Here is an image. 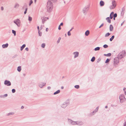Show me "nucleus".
<instances>
[{
  "instance_id": "nucleus-34",
  "label": "nucleus",
  "mask_w": 126,
  "mask_h": 126,
  "mask_svg": "<svg viewBox=\"0 0 126 126\" xmlns=\"http://www.w3.org/2000/svg\"><path fill=\"white\" fill-rule=\"evenodd\" d=\"M61 39V37H59V38L58 39V41H57V44L59 43V42H60V40Z\"/></svg>"
},
{
  "instance_id": "nucleus-61",
  "label": "nucleus",
  "mask_w": 126,
  "mask_h": 126,
  "mask_svg": "<svg viewBox=\"0 0 126 126\" xmlns=\"http://www.w3.org/2000/svg\"><path fill=\"white\" fill-rule=\"evenodd\" d=\"M113 20H115V18H114V17H113Z\"/></svg>"
},
{
  "instance_id": "nucleus-7",
  "label": "nucleus",
  "mask_w": 126,
  "mask_h": 126,
  "mask_svg": "<svg viewBox=\"0 0 126 126\" xmlns=\"http://www.w3.org/2000/svg\"><path fill=\"white\" fill-rule=\"evenodd\" d=\"M89 7L88 6H85L83 9V13L84 14L86 13V12L89 9Z\"/></svg>"
},
{
  "instance_id": "nucleus-35",
  "label": "nucleus",
  "mask_w": 126,
  "mask_h": 126,
  "mask_svg": "<svg viewBox=\"0 0 126 126\" xmlns=\"http://www.w3.org/2000/svg\"><path fill=\"white\" fill-rule=\"evenodd\" d=\"M28 20L29 21H31L32 20V18L31 17L29 16Z\"/></svg>"
},
{
  "instance_id": "nucleus-20",
  "label": "nucleus",
  "mask_w": 126,
  "mask_h": 126,
  "mask_svg": "<svg viewBox=\"0 0 126 126\" xmlns=\"http://www.w3.org/2000/svg\"><path fill=\"white\" fill-rule=\"evenodd\" d=\"M67 105V104L66 103H65L64 104H63L62 105V107L63 108H65L66 107Z\"/></svg>"
},
{
  "instance_id": "nucleus-64",
  "label": "nucleus",
  "mask_w": 126,
  "mask_h": 126,
  "mask_svg": "<svg viewBox=\"0 0 126 126\" xmlns=\"http://www.w3.org/2000/svg\"><path fill=\"white\" fill-rule=\"evenodd\" d=\"M122 25V24L121 25Z\"/></svg>"
},
{
  "instance_id": "nucleus-23",
  "label": "nucleus",
  "mask_w": 126,
  "mask_h": 126,
  "mask_svg": "<svg viewBox=\"0 0 126 126\" xmlns=\"http://www.w3.org/2000/svg\"><path fill=\"white\" fill-rule=\"evenodd\" d=\"M99 107H97L96 110L94 111L92 113V114H93V113H94V112H96L97 111H98V109H99Z\"/></svg>"
},
{
  "instance_id": "nucleus-25",
  "label": "nucleus",
  "mask_w": 126,
  "mask_h": 126,
  "mask_svg": "<svg viewBox=\"0 0 126 126\" xmlns=\"http://www.w3.org/2000/svg\"><path fill=\"white\" fill-rule=\"evenodd\" d=\"M100 47H97L95 48L94 49V50L95 51H97L99 50H100Z\"/></svg>"
},
{
  "instance_id": "nucleus-47",
  "label": "nucleus",
  "mask_w": 126,
  "mask_h": 126,
  "mask_svg": "<svg viewBox=\"0 0 126 126\" xmlns=\"http://www.w3.org/2000/svg\"><path fill=\"white\" fill-rule=\"evenodd\" d=\"M25 50L27 51H28L29 50V49L28 47H27L25 48Z\"/></svg>"
},
{
  "instance_id": "nucleus-55",
  "label": "nucleus",
  "mask_w": 126,
  "mask_h": 126,
  "mask_svg": "<svg viewBox=\"0 0 126 126\" xmlns=\"http://www.w3.org/2000/svg\"><path fill=\"white\" fill-rule=\"evenodd\" d=\"M21 109H22L24 108V107L23 106H22L21 108Z\"/></svg>"
},
{
  "instance_id": "nucleus-41",
  "label": "nucleus",
  "mask_w": 126,
  "mask_h": 126,
  "mask_svg": "<svg viewBox=\"0 0 126 126\" xmlns=\"http://www.w3.org/2000/svg\"><path fill=\"white\" fill-rule=\"evenodd\" d=\"M110 61V60L108 59H107L106 60V61H105V63H108V62H109V61Z\"/></svg>"
},
{
  "instance_id": "nucleus-37",
  "label": "nucleus",
  "mask_w": 126,
  "mask_h": 126,
  "mask_svg": "<svg viewBox=\"0 0 126 126\" xmlns=\"http://www.w3.org/2000/svg\"><path fill=\"white\" fill-rule=\"evenodd\" d=\"M26 8H25V11L24 12V14H26L27 13V9H28V8H27V7L26 6Z\"/></svg>"
},
{
  "instance_id": "nucleus-18",
  "label": "nucleus",
  "mask_w": 126,
  "mask_h": 126,
  "mask_svg": "<svg viewBox=\"0 0 126 126\" xmlns=\"http://www.w3.org/2000/svg\"><path fill=\"white\" fill-rule=\"evenodd\" d=\"M113 29V26L111 25H110V31H112Z\"/></svg>"
},
{
  "instance_id": "nucleus-5",
  "label": "nucleus",
  "mask_w": 126,
  "mask_h": 126,
  "mask_svg": "<svg viewBox=\"0 0 126 126\" xmlns=\"http://www.w3.org/2000/svg\"><path fill=\"white\" fill-rule=\"evenodd\" d=\"M119 98L120 99V102L123 103L126 100V99L125 97V96L124 94H121L119 96Z\"/></svg>"
},
{
  "instance_id": "nucleus-32",
  "label": "nucleus",
  "mask_w": 126,
  "mask_h": 126,
  "mask_svg": "<svg viewBox=\"0 0 126 126\" xmlns=\"http://www.w3.org/2000/svg\"><path fill=\"white\" fill-rule=\"evenodd\" d=\"M45 46V44L44 43L42 44L41 45V47L43 48H44Z\"/></svg>"
},
{
  "instance_id": "nucleus-53",
  "label": "nucleus",
  "mask_w": 126,
  "mask_h": 126,
  "mask_svg": "<svg viewBox=\"0 0 126 126\" xmlns=\"http://www.w3.org/2000/svg\"><path fill=\"white\" fill-rule=\"evenodd\" d=\"M37 28L38 30V31H39V27L38 26L37 27Z\"/></svg>"
},
{
  "instance_id": "nucleus-42",
  "label": "nucleus",
  "mask_w": 126,
  "mask_h": 126,
  "mask_svg": "<svg viewBox=\"0 0 126 126\" xmlns=\"http://www.w3.org/2000/svg\"><path fill=\"white\" fill-rule=\"evenodd\" d=\"M117 15L116 13H115L113 15V17H114V18H115L117 17Z\"/></svg>"
},
{
  "instance_id": "nucleus-4",
  "label": "nucleus",
  "mask_w": 126,
  "mask_h": 126,
  "mask_svg": "<svg viewBox=\"0 0 126 126\" xmlns=\"http://www.w3.org/2000/svg\"><path fill=\"white\" fill-rule=\"evenodd\" d=\"M69 122L72 125H81L83 124V123L82 122H78L76 121H72L71 120H69Z\"/></svg>"
},
{
  "instance_id": "nucleus-6",
  "label": "nucleus",
  "mask_w": 126,
  "mask_h": 126,
  "mask_svg": "<svg viewBox=\"0 0 126 126\" xmlns=\"http://www.w3.org/2000/svg\"><path fill=\"white\" fill-rule=\"evenodd\" d=\"M14 22L16 24L18 27H19L20 26V21L19 19H16L14 21Z\"/></svg>"
},
{
  "instance_id": "nucleus-43",
  "label": "nucleus",
  "mask_w": 126,
  "mask_h": 126,
  "mask_svg": "<svg viewBox=\"0 0 126 126\" xmlns=\"http://www.w3.org/2000/svg\"><path fill=\"white\" fill-rule=\"evenodd\" d=\"M103 47L104 48H106L108 47V46L106 45H105Z\"/></svg>"
},
{
  "instance_id": "nucleus-33",
  "label": "nucleus",
  "mask_w": 126,
  "mask_h": 126,
  "mask_svg": "<svg viewBox=\"0 0 126 126\" xmlns=\"http://www.w3.org/2000/svg\"><path fill=\"white\" fill-rule=\"evenodd\" d=\"M33 3V1L32 0H30V3L29 4V5L30 6L31 4Z\"/></svg>"
},
{
  "instance_id": "nucleus-19",
  "label": "nucleus",
  "mask_w": 126,
  "mask_h": 126,
  "mask_svg": "<svg viewBox=\"0 0 126 126\" xmlns=\"http://www.w3.org/2000/svg\"><path fill=\"white\" fill-rule=\"evenodd\" d=\"M89 31L88 30L86 31L85 33V35L86 36H88L89 34Z\"/></svg>"
},
{
  "instance_id": "nucleus-13",
  "label": "nucleus",
  "mask_w": 126,
  "mask_h": 126,
  "mask_svg": "<svg viewBox=\"0 0 126 126\" xmlns=\"http://www.w3.org/2000/svg\"><path fill=\"white\" fill-rule=\"evenodd\" d=\"M8 43H6L5 44H3L2 45V47L3 48H6L8 47Z\"/></svg>"
},
{
  "instance_id": "nucleus-1",
  "label": "nucleus",
  "mask_w": 126,
  "mask_h": 126,
  "mask_svg": "<svg viewBox=\"0 0 126 126\" xmlns=\"http://www.w3.org/2000/svg\"><path fill=\"white\" fill-rule=\"evenodd\" d=\"M47 11L49 13H50L52 11L53 8L52 3L49 1H48L47 5Z\"/></svg>"
},
{
  "instance_id": "nucleus-60",
  "label": "nucleus",
  "mask_w": 126,
  "mask_h": 126,
  "mask_svg": "<svg viewBox=\"0 0 126 126\" xmlns=\"http://www.w3.org/2000/svg\"><path fill=\"white\" fill-rule=\"evenodd\" d=\"M108 108V106H106V107H105V108Z\"/></svg>"
},
{
  "instance_id": "nucleus-44",
  "label": "nucleus",
  "mask_w": 126,
  "mask_h": 126,
  "mask_svg": "<svg viewBox=\"0 0 126 126\" xmlns=\"http://www.w3.org/2000/svg\"><path fill=\"white\" fill-rule=\"evenodd\" d=\"M12 91L13 93H14L16 92L15 90L14 89H13L12 90Z\"/></svg>"
},
{
  "instance_id": "nucleus-30",
  "label": "nucleus",
  "mask_w": 126,
  "mask_h": 126,
  "mask_svg": "<svg viewBox=\"0 0 126 126\" xmlns=\"http://www.w3.org/2000/svg\"><path fill=\"white\" fill-rule=\"evenodd\" d=\"M14 114V113L13 112H10L7 114L8 116H9L11 115H13Z\"/></svg>"
},
{
  "instance_id": "nucleus-45",
  "label": "nucleus",
  "mask_w": 126,
  "mask_h": 126,
  "mask_svg": "<svg viewBox=\"0 0 126 126\" xmlns=\"http://www.w3.org/2000/svg\"><path fill=\"white\" fill-rule=\"evenodd\" d=\"M103 25H104V24L103 23L99 27V28H100L101 27H102V26H103Z\"/></svg>"
},
{
  "instance_id": "nucleus-39",
  "label": "nucleus",
  "mask_w": 126,
  "mask_h": 126,
  "mask_svg": "<svg viewBox=\"0 0 126 126\" xmlns=\"http://www.w3.org/2000/svg\"><path fill=\"white\" fill-rule=\"evenodd\" d=\"M67 34L68 36H70L71 35V33H70V31H69L67 33Z\"/></svg>"
},
{
  "instance_id": "nucleus-63",
  "label": "nucleus",
  "mask_w": 126,
  "mask_h": 126,
  "mask_svg": "<svg viewBox=\"0 0 126 126\" xmlns=\"http://www.w3.org/2000/svg\"><path fill=\"white\" fill-rule=\"evenodd\" d=\"M65 36H66V34H65Z\"/></svg>"
},
{
  "instance_id": "nucleus-16",
  "label": "nucleus",
  "mask_w": 126,
  "mask_h": 126,
  "mask_svg": "<svg viewBox=\"0 0 126 126\" xmlns=\"http://www.w3.org/2000/svg\"><path fill=\"white\" fill-rule=\"evenodd\" d=\"M106 20L107 21V22L109 23H110L111 21L110 18L109 17H107L106 18Z\"/></svg>"
},
{
  "instance_id": "nucleus-21",
  "label": "nucleus",
  "mask_w": 126,
  "mask_h": 126,
  "mask_svg": "<svg viewBox=\"0 0 126 126\" xmlns=\"http://www.w3.org/2000/svg\"><path fill=\"white\" fill-rule=\"evenodd\" d=\"M26 46V45L25 44H23L22 46L20 48V50L21 51Z\"/></svg>"
},
{
  "instance_id": "nucleus-28",
  "label": "nucleus",
  "mask_w": 126,
  "mask_h": 126,
  "mask_svg": "<svg viewBox=\"0 0 126 126\" xmlns=\"http://www.w3.org/2000/svg\"><path fill=\"white\" fill-rule=\"evenodd\" d=\"M95 59V57H93L91 59V61L92 62H94Z\"/></svg>"
},
{
  "instance_id": "nucleus-10",
  "label": "nucleus",
  "mask_w": 126,
  "mask_h": 126,
  "mask_svg": "<svg viewBox=\"0 0 126 126\" xmlns=\"http://www.w3.org/2000/svg\"><path fill=\"white\" fill-rule=\"evenodd\" d=\"M49 19V18L48 17H44L43 19H42V22L43 24H44L45 22L47 20H48Z\"/></svg>"
},
{
  "instance_id": "nucleus-17",
  "label": "nucleus",
  "mask_w": 126,
  "mask_h": 126,
  "mask_svg": "<svg viewBox=\"0 0 126 126\" xmlns=\"http://www.w3.org/2000/svg\"><path fill=\"white\" fill-rule=\"evenodd\" d=\"M57 0H48V1H49L50 2L55 3L57 2Z\"/></svg>"
},
{
  "instance_id": "nucleus-12",
  "label": "nucleus",
  "mask_w": 126,
  "mask_h": 126,
  "mask_svg": "<svg viewBox=\"0 0 126 126\" xmlns=\"http://www.w3.org/2000/svg\"><path fill=\"white\" fill-rule=\"evenodd\" d=\"M104 2L102 0H101L100 2V6H103L104 5Z\"/></svg>"
},
{
  "instance_id": "nucleus-59",
  "label": "nucleus",
  "mask_w": 126,
  "mask_h": 126,
  "mask_svg": "<svg viewBox=\"0 0 126 126\" xmlns=\"http://www.w3.org/2000/svg\"><path fill=\"white\" fill-rule=\"evenodd\" d=\"M124 126H126V125L125 124H125L124 125Z\"/></svg>"
},
{
  "instance_id": "nucleus-54",
  "label": "nucleus",
  "mask_w": 126,
  "mask_h": 126,
  "mask_svg": "<svg viewBox=\"0 0 126 126\" xmlns=\"http://www.w3.org/2000/svg\"><path fill=\"white\" fill-rule=\"evenodd\" d=\"M126 88H125V87H124V88H123V90H124V91H125V90H126Z\"/></svg>"
},
{
  "instance_id": "nucleus-62",
  "label": "nucleus",
  "mask_w": 126,
  "mask_h": 126,
  "mask_svg": "<svg viewBox=\"0 0 126 126\" xmlns=\"http://www.w3.org/2000/svg\"><path fill=\"white\" fill-rule=\"evenodd\" d=\"M36 0H34L35 2V3L36 2Z\"/></svg>"
},
{
  "instance_id": "nucleus-31",
  "label": "nucleus",
  "mask_w": 126,
  "mask_h": 126,
  "mask_svg": "<svg viewBox=\"0 0 126 126\" xmlns=\"http://www.w3.org/2000/svg\"><path fill=\"white\" fill-rule=\"evenodd\" d=\"M110 35V34L108 32L105 35V37H108Z\"/></svg>"
},
{
  "instance_id": "nucleus-48",
  "label": "nucleus",
  "mask_w": 126,
  "mask_h": 126,
  "mask_svg": "<svg viewBox=\"0 0 126 126\" xmlns=\"http://www.w3.org/2000/svg\"><path fill=\"white\" fill-rule=\"evenodd\" d=\"M1 9L2 11L4 10V8L3 6H2L1 7Z\"/></svg>"
},
{
  "instance_id": "nucleus-2",
  "label": "nucleus",
  "mask_w": 126,
  "mask_h": 126,
  "mask_svg": "<svg viewBox=\"0 0 126 126\" xmlns=\"http://www.w3.org/2000/svg\"><path fill=\"white\" fill-rule=\"evenodd\" d=\"M117 6V3L115 0H112L111 5H110L109 7L110 10L113 9L115 8Z\"/></svg>"
},
{
  "instance_id": "nucleus-52",
  "label": "nucleus",
  "mask_w": 126,
  "mask_h": 126,
  "mask_svg": "<svg viewBox=\"0 0 126 126\" xmlns=\"http://www.w3.org/2000/svg\"><path fill=\"white\" fill-rule=\"evenodd\" d=\"M48 29L47 28H46V31L47 32L48 31Z\"/></svg>"
},
{
  "instance_id": "nucleus-27",
  "label": "nucleus",
  "mask_w": 126,
  "mask_h": 126,
  "mask_svg": "<svg viewBox=\"0 0 126 126\" xmlns=\"http://www.w3.org/2000/svg\"><path fill=\"white\" fill-rule=\"evenodd\" d=\"M114 37V35H113L110 38V41H112V40L113 39Z\"/></svg>"
},
{
  "instance_id": "nucleus-15",
  "label": "nucleus",
  "mask_w": 126,
  "mask_h": 126,
  "mask_svg": "<svg viewBox=\"0 0 126 126\" xmlns=\"http://www.w3.org/2000/svg\"><path fill=\"white\" fill-rule=\"evenodd\" d=\"M114 14V12H113L111 13L110 15V19H112V18Z\"/></svg>"
},
{
  "instance_id": "nucleus-29",
  "label": "nucleus",
  "mask_w": 126,
  "mask_h": 126,
  "mask_svg": "<svg viewBox=\"0 0 126 126\" xmlns=\"http://www.w3.org/2000/svg\"><path fill=\"white\" fill-rule=\"evenodd\" d=\"M12 33H14V35L15 36L16 34V32L15 31L13 30H12Z\"/></svg>"
},
{
  "instance_id": "nucleus-51",
  "label": "nucleus",
  "mask_w": 126,
  "mask_h": 126,
  "mask_svg": "<svg viewBox=\"0 0 126 126\" xmlns=\"http://www.w3.org/2000/svg\"><path fill=\"white\" fill-rule=\"evenodd\" d=\"M74 29V28L73 27H72L70 30L69 31L71 32V31L73 29Z\"/></svg>"
},
{
  "instance_id": "nucleus-24",
  "label": "nucleus",
  "mask_w": 126,
  "mask_h": 126,
  "mask_svg": "<svg viewBox=\"0 0 126 126\" xmlns=\"http://www.w3.org/2000/svg\"><path fill=\"white\" fill-rule=\"evenodd\" d=\"M17 70L19 72H20L21 70V68L20 66H19L17 68Z\"/></svg>"
},
{
  "instance_id": "nucleus-38",
  "label": "nucleus",
  "mask_w": 126,
  "mask_h": 126,
  "mask_svg": "<svg viewBox=\"0 0 126 126\" xmlns=\"http://www.w3.org/2000/svg\"><path fill=\"white\" fill-rule=\"evenodd\" d=\"M75 87L77 89H78L79 88V85H76L75 86Z\"/></svg>"
},
{
  "instance_id": "nucleus-58",
  "label": "nucleus",
  "mask_w": 126,
  "mask_h": 126,
  "mask_svg": "<svg viewBox=\"0 0 126 126\" xmlns=\"http://www.w3.org/2000/svg\"><path fill=\"white\" fill-rule=\"evenodd\" d=\"M5 96H7V94H5Z\"/></svg>"
},
{
  "instance_id": "nucleus-3",
  "label": "nucleus",
  "mask_w": 126,
  "mask_h": 126,
  "mask_svg": "<svg viewBox=\"0 0 126 126\" xmlns=\"http://www.w3.org/2000/svg\"><path fill=\"white\" fill-rule=\"evenodd\" d=\"M126 55V52L125 51H122L118 55V58L119 59H121Z\"/></svg>"
},
{
  "instance_id": "nucleus-40",
  "label": "nucleus",
  "mask_w": 126,
  "mask_h": 126,
  "mask_svg": "<svg viewBox=\"0 0 126 126\" xmlns=\"http://www.w3.org/2000/svg\"><path fill=\"white\" fill-rule=\"evenodd\" d=\"M124 11H123V10L122 11V12L121 13V15L122 16L124 14Z\"/></svg>"
},
{
  "instance_id": "nucleus-50",
  "label": "nucleus",
  "mask_w": 126,
  "mask_h": 126,
  "mask_svg": "<svg viewBox=\"0 0 126 126\" xmlns=\"http://www.w3.org/2000/svg\"><path fill=\"white\" fill-rule=\"evenodd\" d=\"M47 88L49 90L51 88V87H50L49 86L47 87Z\"/></svg>"
},
{
  "instance_id": "nucleus-26",
  "label": "nucleus",
  "mask_w": 126,
  "mask_h": 126,
  "mask_svg": "<svg viewBox=\"0 0 126 126\" xmlns=\"http://www.w3.org/2000/svg\"><path fill=\"white\" fill-rule=\"evenodd\" d=\"M111 54L110 53H109L107 54H104V55L107 56H111Z\"/></svg>"
},
{
  "instance_id": "nucleus-49",
  "label": "nucleus",
  "mask_w": 126,
  "mask_h": 126,
  "mask_svg": "<svg viewBox=\"0 0 126 126\" xmlns=\"http://www.w3.org/2000/svg\"><path fill=\"white\" fill-rule=\"evenodd\" d=\"M63 23H61L60 24V26H63Z\"/></svg>"
},
{
  "instance_id": "nucleus-11",
  "label": "nucleus",
  "mask_w": 126,
  "mask_h": 126,
  "mask_svg": "<svg viewBox=\"0 0 126 126\" xmlns=\"http://www.w3.org/2000/svg\"><path fill=\"white\" fill-rule=\"evenodd\" d=\"M46 84V83L43 82H41L39 83V86L41 88L43 87Z\"/></svg>"
},
{
  "instance_id": "nucleus-14",
  "label": "nucleus",
  "mask_w": 126,
  "mask_h": 126,
  "mask_svg": "<svg viewBox=\"0 0 126 126\" xmlns=\"http://www.w3.org/2000/svg\"><path fill=\"white\" fill-rule=\"evenodd\" d=\"M19 6V4L17 3H16L14 5V7L15 8H17Z\"/></svg>"
},
{
  "instance_id": "nucleus-36",
  "label": "nucleus",
  "mask_w": 126,
  "mask_h": 126,
  "mask_svg": "<svg viewBox=\"0 0 126 126\" xmlns=\"http://www.w3.org/2000/svg\"><path fill=\"white\" fill-rule=\"evenodd\" d=\"M38 33H39V35L40 36H41L42 35V33L40 32V31H39V30Z\"/></svg>"
},
{
  "instance_id": "nucleus-46",
  "label": "nucleus",
  "mask_w": 126,
  "mask_h": 126,
  "mask_svg": "<svg viewBox=\"0 0 126 126\" xmlns=\"http://www.w3.org/2000/svg\"><path fill=\"white\" fill-rule=\"evenodd\" d=\"M61 26H60V25L59 26V27H58V29L59 30H60L61 29Z\"/></svg>"
},
{
  "instance_id": "nucleus-56",
  "label": "nucleus",
  "mask_w": 126,
  "mask_h": 126,
  "mask_svg": "<svg viewBox=\"0 0 126 126\" xmlns=\"http://www.w3.org/2000/svg\"><path fill=\"white\" fill-rule=\"evenodd\" d=\"M63 88H64V87L63 86H62L61 87V88L62 89H63Z\"/></svg>"
},
{
  "instance_id": "nucleus-57",
  "label": "nucleus",
  "mask_w": 126,
  "mask_h": 126,
  "mask_svg": "<svg viewBox=\"0 0 126 126\" xmlns=\"http://www.w3.org/2000/svg\"><path fill=\"white\" fill-rule=\"evenodd\" d=\"M124 92L125 94L126 95V91H125Z\"/></svg>"
},
{
  "instance_id": "nucleus-22",
  "label": "nucleus",
  "mask_w": 126,
  "mask_h": 126,
  "mask_svg": "<svg viewBox=\"0 0 126 126\" xmlns=\"http://www.w3.org/2000/svg\"><path fill=\"white\" fill-rule=\"evenodd\" d=\"M60 92V90H58L56 92H54L53 94L54 95H55L56 94H58Z\"/></svg>"
},
{
  "instance_id": "nucleus-8",
  "label": "nucleus",
  "mask_w": 126,
  "mask_h": 126,
  "mask_svg": "<svg viewBox=\"0 0 126 126\" xmlns=\"http://www.w3.org/2000/svg\"><path fill=\"white\" fill-rule=\"evenodd\" d=\"M4 84L7 86H10L11 85V83L9 81L5 80L4 81Z\"/></svg>"
},
{
  "instance_id": "nucleus-9",
  "label": "nucleus",
  "mask_w": 126,
  "mask_h": 126,
  "mask_svg": "<svg viewBox=\"0 0 126 126\" xmlns=\"http://www.w3.org/2000/svg\"><path fill=\"white\" fill-rule=\"evenodd\" d=\"M73 54L74 55V58H75L78 56L79 52H75L73 53Z\"/></svg>"
}]
</instances>
